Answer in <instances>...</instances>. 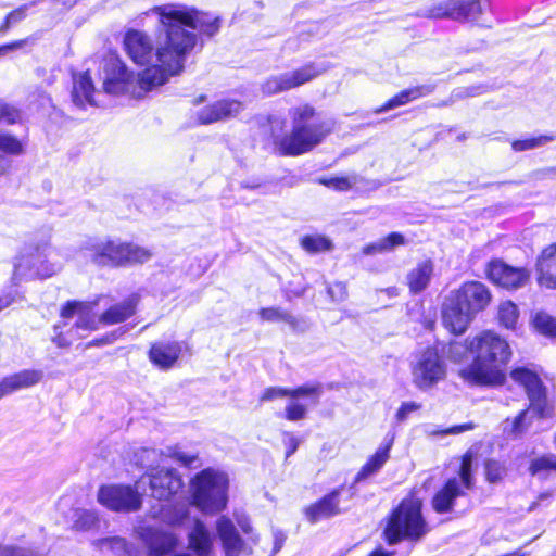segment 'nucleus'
<instances>
[{
    "label": "nucleus",
    "instance_id": "obj_1",
    "mask_svg": "<svg viewBox=\"0 0 556 556\" xmlns=\"http://www.w3.org/2000/svg\"><path fill=\"white\" fill-rule=\"evenodd\" d=\"M152 13L159 15L162 25L155 52L151 39L142 31L129 30L124 39L125 49L135 63L146 65L153 59L156 61L139 74V86L143 90L164 85L184 70L186 56L197 42L194 30L213 36L219 27L218 18L208 21L206 15L180 5L155 7Z\"/></svg>",
    "mask_w": 556,
    "mask_h": 556
},
{
    "label": "nucleus",
    "instance_id": "obj_2",
    "mask_svg": "<svg viewBox=\"0 0 556 556\" xmlns=\"http://www.w3.org/2000/svg\"><path fill=\"white\" fill-rule=\"evenodd\" d=\"M448 357L455 363L472 357L471 363L459 370V376L469 383L498 386L505 381V366L511 357V350L507 341L494 331H482L467 338L465 343L452 342Z\"/></svg>",
    "mask_w": 556,
    "mask_h": 556
},
{
    "label": "nucleus",
    "instance_id": "obj_3",
    "mask_svg": "<svg viewBox=\"0 0 556 556\" xmlns=\"http://www.w3.org/2000/svg\"><path fill=\"white\" fill-rule=\"evenodd\" d=\"M292 130L278 144L282 155H300L314 149L331 132L333 123L323 119L309 104L291 108Z\"/></svg>",
    "mask_w": 556,
    "mask_h": 556
},
{
    "label": "nucleus",
    "instance_id": "obj_4",
    "mask_svg": "<svg viewBox=\"0 0 556 556\" xmlns=\"http://www.w3.org/2000/svg\"><path fill=\"white\" fill-rule=\"evenodd\" d=\"M229 479L224 471L206 468L190 482L191 503L206 515L223 511L228 503Z\"/></svg>",
    "mask_w": 556,
    "mask_h": 556
},
{
    "label": "nucleus",
    "instance_id": "obj_5",
    "mask_svg": "<svg viewBox=\"0 0 556 556\" xmlns=\"http://www.w3.org/2000/svg\"><path fill=\"white\" fill-rule=\"evenodd\" d=\"M94 303L67 301L60 313L62 321L54 326L53 343L68 348L75 340L99 329L101 321L93 314Z\"/></svg>",
    "mask_w": 556,
    "mask_h": 556
},
{
    "label": "nucleus",
    "instance_id": "obj_6",
    "mask_svg": "<svg viewBox=\"0 0 556 556\" xmlns=\"http://www.w3.org/2000/svg\"><path fill=\"white\" fill-rule=\"evenodd\" d=\"M510 377L515 382L523 387L530 401L529 408L521 410L511 421L510 433L517 435L528 429L533 415L540 418L546 417L549 408L546 390L538 372L528 367H516L511 370Z\"/></svg>",
    "mask_w": 556,
    "mask_h": 556
},
{
    "label": "nucleus",
    "instance_id": "obj_7",
    "mask_svg": "<svg viewBox=\"0 0 556 556\" xmlns=\"http://www.w3.org/2000/svg\"><path fill=\"white\" fill-rule=\"evenodd\" d=\"M428 530L421 514V504L414 500H404L390 515L383 533L387 542L394 545L403 540L418 541Z\"/></svg>",
    "mask_w": 556,
    "mask_h": 556
},
{
    "label": "nucleus",
    "instance_id": "obj_8",
    "mask_svg": "<svg viewBox=\"0 0 556 556\" xmlns=\"http://www.w3.org/2000/svg\"><path fill=\"white\" fill-rule=\"evenodd\" d=\"M87 256L100 266H125L144 263L152 256L150 250L118 240L93 239L86 243Z\"/></svg>",
    "mask_w": 556,
    "mask_h": 556
},
{
    "label": "nucleus",
    "instance_id": "obj_9",
    "mask_svg": "<svg viewBox=\"0 0 556 556\" xmlns=\"http://www.w3.org/2000/svg\"><path fill=\"white\" fill-rule=\"evenodd\" d=\"M49 244H25L14 261L13 281L24 277H50L56 270L54 266L47 264Z\"/></svg>",
    "mask_w": 556,
    "mask_h": 556
},
{
    "label": "nucleus",
    "instance_id": "obj_10",
    "mask_svg": "<svg viewBox=\"0 0 556 556\" xmlns=\"http://www.w3.org/2000/svg\"><path fill=\"white\" fill-rule=\"evenodd\" d=\"M146 479H139L134 486L124 484L102 485L98 491V502L113 511L132 513L141 508V489Z\"/></svg>",
    "mask_w": 556,
    "mask_h": 556
},
{
    "label": "nucleus",
    "instance_id": "obj_11",
    "mask_svg": "<svg viewBox=\"0 0 556 556\" xmlns=\"http://www.w3.org/2000/svg\"><path fill=\"white\" fill-rule=\"evenodd\" d=\"M472 455L466 453L462 459L459 477L448 479L442 489H440L432 498V507L439 514H445L452 510L454 501L465 495V490H470L475 485L472 478Z\"/></svg>",
    "mask_w": 556,
    "mask_h": 556
},
{
    "label": "nucleus",
    "instance_id": "obj_12",
    "mask_svg": "<svg viewBox=\"0 0 556 556\" xmlns=\"http://www.w3.org/2000/svg\"><path fill=\"white\" fill-rule=\"evenodd\" d=\"M103 89L110 94L130 93L136 98L142 97L148 90L139 86V75L136 77L128 72L125 64L116 55H110L103 64Z\"/></svg>",
    "mask_w": 556,
    "mask_h": 556
},
{
    "label": "nucleus",
    "instance_id": "obj_13",
    "mask_svg": "<svg viewBox=\"0 0 556 556\" xmlns=\"http://www.w3.org/2000/svg\"><path fill=\"white\" fill-rule=\"evenodd\" d=\"M215 528L225 556L251 555L253 546L258 543V535H250L243 539L233 521L225 515L217 518Z\"/></svg>",
    "mask_w": 556,
    "mask_h": 556
},
{
    "label": "nucleus",
    "instance_id": "obj_14",
    "mask_svg": "<svg viewBox=\"0 0 556 556\" xmlns=\"http://www.w3.org/2000/svg\"><path fill=\"white\" fill-rule=\"evenodd\" d=\"M417 388L426 390L445 377V365L433 349H427L416 356L412 369Z\"/></svg>",
    "mask_w": 556,
    "mask_h": 556
},
{
    "label": "nucleus",
    "instance_id": "obj_15",
    "mask_svg": "<svg viewBox=\"0 0 556 556\" xmlns=\"http://www.w3.org/2000/svg\"><path fill=\"white\" fill-rule=\"evenodd\" d=\"M140 479H146L149 484L151 496L160 501L169 500L182 488V480L178 472L169 468H152L151 471Z\"/></svg>",
    "mask_w": 556,
    "mask_h": 556
},
{
    "label": "nucleus",
    "instance_id": "obj_16",
    "mask_svg": "<svg viewBox=\"0 0 556 556\" xmlns=\"http://www.w3.org/2000/svg\"><path fill=\"white\" fill-rule=\"evenodd\" d=\"M319 74L320 70L316 68L313 64L305 65L302 68L295 70L293 72L270 77L263 84L262 90L265 94H274L299 87L312 80Z\"/></svg>",
    "mask_w": 556,
    "mask_h": 556
},
{
    "label": "nucleus",
    "instance_id": "obj_17",
    "mask_svg": "<svg viewBox=\"0 0 556 556\" xmlns=\"http://www.w3.org/2000/svg\"><path fill=\"white\" fill-rule=\"evenodd\" d=\"M486 273L491 281L505 289H519L530 277L526 268L513 267L500 260L491 261Z\"/></svg>",
    "mask_w": 556,
    "mask_h": 556
},
{
    "label": "nucleus",
    "instance_id": "obj_18",
    "mask_svg": "<svg viewBox=\"0 0 556 556\" xmlns=\"http://www.w3.org/2000/svg\"><path fill=\"white\" fill-rule=\"evenodd\" d=\"M452 294L456 300H459V303L473 316L480 311H483L491 301L489 289L480 281L465 282Z\"/></svg>",
    "mask_w": 556,
    "mask_h": 556
},
{
    "label": "nucleus",
    "instance_id": "obj_19",
    "mask_svg": "<svg viewBox=\"0 0 556 556\" xmlns=\"http://www.w3.org/2000/svg\"><path fill=\"white\" fill-rule=\"evenodd\" d=\"M138 533L148 546L151 556H163L174 551L179 542L175 533L159 528L142 527Z\"/></svg>",
    "mask_w": 556,
    "mask_h": 556
},
{
    "label": "nucleus",
    "instance_id": "obj_20",
    "mask_svg": "<svg viewBox=\"0 0 556 556\" xmlns=\"http://www.w3.org/2000/svg\"><path fill=\"white\" fill-rule=\"evenodd\" d=\"M472 318L473 315L452 293L446 298L442 306V323L447 330L454 334H460L467 329Z\"/></svg>",
    "mask_w": 556,
    "mask_h": 556
},
{
    "label": "nucleus",
    "instance_id": "obj_21",
    "mask_svg": "<svg viewBox=\"0 0 556 556\" xmlns=\"http://www.w3.org/2000/svg\"><path fill=\"white\" fill-rule=\"evenodd\" d=\"M188 548L195 556H210L214 548L215 534L201 519L194 518L187 532Z\"/></svg>",
    "mask_w": 556,
    "mask_h": 556
},
{
    "label": "nucleus",
    "instance_id": "obj_22",
    "mask_svg": "<svg viewBox=\"0 0 556 556\" xmlns=\"http://www.w3.org/2000/svg\"><path fill=\"white\" fill-rule=\"evenodd\" d=\"M242 110L241 102L237 100H220L211 105L202 108L198 112V121L202 125L231 118Z\"/></svg>",
    "mask_w": 556,
    "mask_h": 556
},
{
    "label": "nucleus",
    "instance_id": "obj_23",
    "mask_svg": "<svg viewBox=\"0 0 556 556\" xmlns=\"http://www.w3.org/2000/svg\"><path fill=\"white\" fill-rule=\"evenodd\" d=\"M395 432L389 431L380 446L377 448L374 455H371L365 465L361 468L355 477V482H361L377 473L390 458V451L395 440Z\"/></svg>",
    "mask_w": 556,
    "mask_h": 556
},
{
    "label": "nucleus",
    "instance_id": "obj_24",
    "mask_svg": "<svg viewBox=\"0 0 556 556\" xmlns=\"http://www.w3.org/2000/svg\"><path fill=\"white\" fill-rule=\"evenodd\" d=\"M139 295L136 293L130 294L122 302L110 305L100 316L99 320L104 326H112L121 324L129 319L136 314L139 303Z\"/></svg>",
    "mask_w": 556,
    "mask_h": 556
},
{
    "label": "nucleus",
    "instance_id": "obj_25",
    "mask_svg": "<svg viewBox=\"0 0 556 556\" xmlns=\"http://www.w3.org/2000/svg\"><path fill=\"white\" fill-rule=\"evenodd\" d=\"M182 351L178 341L154 342L149 351L150 361L161 369H169L179 358Z\"/></svg>",
    "mask_w": 556,
    "mask_h": 556
},
{
    "label": "nucleus",
    "instance_id": "obj_26",
    "mask_svg": "<svg viewBox=\"0 0 556 556\" xmlns=\"http://www.w3.org/2000/svg\"><path fill=\"white\" fill-rule=\"evenodd\" d=\"M43 372L38 369H24L4 377L0 381V399L22 389L30 388L41 381Z\"/></svg>",
    "mask_w": 556,
    "mask_h": 556
},
{
    "label": "nucleus",
    "instance_id": "obj_27",
    "mask_svg": "<svg viewBox=\"0 0 556 556\" xmlns=\"http://www.w3.org/2000/svg\"><path fill=\"white\" fill-rule=\"evenodd\" d=\"M342 488L336 489L330 493L326 494L318 502L309 505L305 509V515L308 521L316 523L319 520L330 518L340 514L339 508V496Z\"/></svg>",
    "mask_w": 556,
    "mask_h": 556
},
{
    "label": "nucleus",
    "instance_id": "obj_28",
    "mask_svg": "<svg viewBox=\"0 0 556 556\" xmlns=\"http://www.w3.org/2000/svg\"><path fill=\"white\" fill-rule=\"evenodd\" d=\"M321 386L317 384H305L295 389H286L280 387L267 388L261 396L262 402L273 401L277 397L289 396L291 399L309 397L312 404L316 405L321 395Z\"/></svg>",
    "mask_w": 556,
    "mask_h": 556
},
{
    "label": "nucleus",
    "instance_id": "obj_29",
    "mask_svg": "<svg viewBox=\"0 0 556 556\" xmlns=\"http://www.w3.org/2000/svg\"><path fill=\"white\" fill-rule=\"evenodd\" d=\"M538 281L541 286L556 289V243L545 248L536 262Z\"/></svg>",
    "mask_w": 556,
    "mask_h": 556
},
{
    "label": "nucleus",
    "instance_id": "obj_30",
    "mask_svg": "<svg viewBox=\"0 0 556 556\" xmlns=\"http://www.w3.org/2000/svg\"><path fill=\"white\" fill-rule=\"evenodd\" d=\"M435 89L434 84H424L419 86H415L405 90H402L391 99H389L383 105L377 108L374 112L376 114H380L387 112L389 110H393L401 105H405L412 101H415L419 98L427 97L431 94Z\"/></svg>",
    "mask_w": 556,
    "mask_h": 556
},
{
    "label": "nucleus",
    "instance_id": "obj_31",
    "mask_svg": "<svg viewBox=\"0 0 556 556\" xmlns=\"http://www.w3.org/2000/svg\"><path fill=\"white\" fill-rule=\"evenodd\" d=\"M93 93L94 86L88 72L73 76L72 101L74 105L80 109L86 105H94Z\"/></svg>",
    "mask_w": 556,
    "mask_h": 556
},
{
    "label": "nucleus",
    "instance_id": "obj_32",
    "mask_svg": "<svg viewBox=\"0 0 556 556\" xmlns=\"http://www.w3.org/2000/svg\"><path fill=\"white\" fill-rule=\"evenodd\" d=\"M433 275V263L430 260L419 262L414 268H412L407 276V285L410 292L419 293L424 291L430 283Z\"/></svg>",
    "mask_w": 556,
    "mask_h": 556
},
{
    "label": "nucleus",
    "instance_id": "obj_33",
    "mask_svg": "<svg viewBox=\"0 0 556 556\" xmlns=\"http://www.w3.org/2000/svg\"><path fill=\"white\" fill-rule=\"evenodd\" d=\"M405 243L404 237L399 232H392L386 238L369 243L363 248V254L374 255L392 251L395 247Z\"/></svg>",
    "mask_w": 556,
    "mask_h": 556
},
{
    "label": "nucleus",
    "instance_id": "obj_34",
    "mask_svg": "<svg viewBox=\"0 0 556 556\" xmlns=\"http://www.w3.org/2000/svg\"><path fill=\"white\" fill-rule=\"evenodd\" d=\"M260 316L263 320L266 321H285L293 330L303 331L305 329V327L303 326V321L299 320L296 317L292 316L290 313L283 311L280 307L262 308L260 311Z\"/></svg>",
    "mask_w": 556,
    "mask_h": 556
},
{
    "label": "nucleus",
    "instance_id": "obj_35",
    "mask_svg": "<svg viewBox=\"0 0 556 556\" xmlns=\"http://www.w3.org/2000/svg\"><path fill=\"white\" fill-rule=\"evenodd\" d=\"M454 3L455 21L476 20L482 13L481 3L479 0H454Z\"/></svg>",
    "mask_w": 556,
    "mask_h": 556
},
{
    "label": "nucleus",
    "instance_id": "obj_36",
    "mask_svg": "<svg viewBox=\"0 0 556 556\" xmlns=\"http://www.w3.org/2000/svg\"><path fill=\"white\" fill-rule=\"evenodd\" d=\"M1 155L17 156L24 152V143L15 135L0 126Z\"/></svg>",
    "mask_w": 556,
    "mask_h": 556
},
{
    "label": "nucleus",
    "instance_id": "obj_37",
    "mask_svg": "<svg viewBox=\"0 0 556 556\" xmlns=\"http://www.w3.org/2000/svg\"><path fill=\"white\" fill-rule=\"evenodd\" d=\"M94 546L100 551H109L115 556H129L128 543L124 538L111 536L94 541Z\"/></svg>",
    "mask_w": 556,
    "mask_h": 556
},
{
    "label": "nucleus",
    "instance_id": "obj_38",
    "mask_svg": "<svg viewBox=\"0 0 556 556\" xmlns=\"http://www.w3.org/2000/svg\"><path fill=\"white\" fill-rule=\"evenodd\" d=\"M532 325L540 334L556 338V317L545 312H538L533 316Z\"/></svg>",
    "mask_w": 556,
    "mask_h": 556
},
{
    "label": "nucleus",
    "instance_id": "obj_39",
    "mask_svg": "<svg viewBox=\"0 0 556 556\" xmlns=\"http://www.w3.org/2000/svg\"><path fill=\"white\" fill-rule=\"evenodd\" d=\"M500 324L507 329H515L519 318V311L515 303L505 301L500 304L497 311Z\"/></svg>",
    "mask_w": 556,
    "mask_h": 556
},
{
    "label": "nucleus",
    "instance_id": "obj_40",
    "mask_svg": "<svg viewBox=\"0 0 556 556\" xmlns=\"http://www.w3.org/2000/svg\"><path fill=\"white\" fill-rule=\"evenodd\" d=\"M301 247L308 253L327 252L332 249V242L325 236H305L301 239Z\"/></svg>",
    "mask_w": 556,
    "mask_h": 556
},
{
    "label": "nucleus",
    "instance_id": "obj_41",
    "mask_svg": "<svg viewBox=\"0 0 556 556\" xmlns=\"http://www.w3.org/2000/svg\"><path fill=\"white\" fill-rule=\"evenodd\" d=\"M37 3H38V0H33L28 3L21 5L17 9L11 11L5 16L3 23L0 25V34L7 33L10 29V27L22 22L27 16L28 10L34 8Z\"/></svg>",
    "mask_w": 556,
    "mask_h": 556
},
{
    "label": "nucleus",
    "instance_id": "obj_42",
    "mask_svg": "<svg viewBox=\"0 0 556 556\" xmlns=\"http://www.w3.org/2000/svg\"><path fill=\"white\" fill-rule=\"evenodd\" d=\"M454 0H446L427 9L421 15L429 18H452L454 20Z\"/></svg>",
    "mask_w": 556,
    "mask_h": 556
},
{
    "label": "nucleus",
    "instance_id": "obj_43",
    "mask_svg": "<svg viewBox=\"0 0 556 556\" xmlns=\"http://www.w3.org/2000/svg\"><path fill=\"white\" fill-rule=\"evenodd\" d=\"M74 527L77 530L87 531L96 527L99 518L96 511L87 509H77L74 514Z\"/></svg>",
    "mask_w": 556,
    "mask_h": 556
},
{
    "label": "nucleus",
    "instance_id": "obj_44",
    "mask_svg": "<svg viewBox=\"0 0 556 556\" xmlns=\"http://www.w3.org/2000/svg\"><path fill=\"white\" fill-rule=\"evenodd\" d=\"M189 516V510L185 505L168 507L163 510L164 520L172 526H181Z\"/></svg>",
    "mask_w": 556,
    "mask_h": 556
},
{
    "label": "nucleus",
    "instance_id": "obj_45",
    "mask_svg": "<svg viewBox=\"0 0 556 556\" xmlns=\"http://www.w3.org/2000/svg\"><path fill=\"white\" fill-rule=\"evenodd\" d=\"M22 119L21 111L14 105L0 101V126L14 125Z\"/></svg>",
    "mask_w": 556,
    "mask_h": 556
},
{
    "label": "nucleus",
    "instance_id": "obj_46",
    "mask_svg": "<svg viewBox=\"0 0 556 556\" xmlns=\"http://www.w3.org/2000/svg\"><path fill=\"white\" fill-rule=\"evenodd\" d=\"M0 556H45V554L31 546L3 545L0 546Z\"/></svg>",
    "mask_w": 556,
    "mask_h": 556
},
{
    "label": "nucleus",
    "instance_id": "obj_47",
    "mask_svg": "<svg viewBox=\"0 0 556 556\" xmlns=\"http://www.w3.org/2000/svg\"><path fill=\"white\" fill-rule=\"evenodd\" d=\"M552 140H553V138L548 137V136H539V137H534V138L516 140L513 142L511 148L516 152H521V151L531 150V149L542 147Z\"/></svg>",
    "mask_w": 556,
    "mask_h": 556
},
{
    "label": "nucleus",
    "instance_id": "obj_48",
    "mask_svg": "<svg viewBox=\"0 0 556 556\" xmlns=\"http://www.w3.org/2000/svg\"><path fill=\"white\" fill-rule=\"evenodd\" d=\"M295 400L296 399H291L285 409L286 418L290 421L302 420L305 418L307 413V405Z\"/></svg>",
    "mask_w": 556,
    "mask_h": 556
},
{
    "label": "nucleus",
    "instance_id": "obj_49",
    "mask_svg": "<svg viewBox=\"0 0 556 556\" xmlns=\"http://www.w3.org/2000/svg\"><path fill=\"white\" fill-rule=\"evenodd\" d=\"M546 469H556V455L543 456L533 459L530 465V472L532 475H538Z\"/></svg>",
    "mask_w": 556,
    "mask_h": 556
},
{
    "label": "nucleus",
    "instance_id": "obj_50",
    "mask_svg": "<svg viewBox=\"0 0 556 556\" xmlns=\"http://www.w3.org/2000/svg\"><path fill=\"white\" fill-rule=\"evenodd\" d=\"M505 475L504 466L496 460H488L485 464L486 480L491 483H496L502 480Z\"/></svg>",
    "mask_w": 556,
    "mask_h": 556
},
{
    "label": "nucleus",
    "instance_id": "obj_51",
    "mask_svg": "<svg viewBox=\"0 0 556 556\" xmlns=\"http://www.w3.org/2000/svg\"><path fill=\"white\" fill-rule=\"evenodd\" d=\"M319 182L336 190L344 191L351 189L356 184V178L334 177L330 179H320Z\"/></svg>",
    "mask_w": 556,
    "mask_h": 556
},
{
    "label": "nucleus",
    "instance_id": "obj_52",
    "mask_svg": "<svg viewBox=\"0 0 556 556\" xmlns=\"http://www.w3.org/2000/svg\"><path fill=\"white\" fill-rule=\"evenodd\" d=\"M135 457H136V463L139 466H141L143 468H146V467L148 468L153 465V463L159 457V454H157L156 450H154V448H142L138 453H136Z\"/></svg>",
    "mask_w": 556,
    "mask_h": 556
},
{
    "label": "nucleus",
    "instance_id": "obj_53",
    "mask_svg": "<svg viewBox=\"0 0 556 556\" xmlns=\"http://www.w3.org/2000/svg\"><path fill=\"white\" fill-rule=\"evenodd\" d=\"M420 408L421 404L417 402H403L395 414V419L397 422H404L410 414L419 410Z\"/></svg>",
    "mask_w": 556,
    "mask_h": 556
},
{
    "label": "nucleus",
    "instance_id": "obj_54",
    "mask_svg": "<svg viewBox=\"0 0 556 556\" xmlns=\"http://www.w3.org/2000/svg\"><path fill=\"white\" fill-rule=\"evenodd\" d=\"M475 428H476V425L473 422H466V424L453 426V427H450L446 429L430 431L429 434L430 435H447V434L456 435V434H460L465 431L473 430Z\"/></svg>",
    "mask_w": 556,
    "mask_h": 556
},
{
    "label": "nucleus",
    "instance_id": "obj_55",
    "mask_svg": "<svg viewBox=\"0 0 556 556\" xmlns=\"http://www.w3.org/2000/svg\"><path fill=\"white\" fill-rule=\"evenodd\" d=\"M327 292L333 302H342L348 298L346 286L343 282H336L328 286Z\"/></svg>",
    "mask_w": 556,
    "mask_h": 556
},
{
    "label": "nucleus",
    "instance_id": "obj_56",
    "mask_svg": "<svg viewBox=\"0 0 556 556\" xmlns=\"http://www.w3.org/2000/svg\"><path fill=\"white\" fill-rule=\"evenodd\" d=\"M235 518H236L237 525L239 526L241 531L247 536L257 535L256 533H254L253 528H252V526L250 523V520H249V518L245 515L235 514Z\"/></svg>",
    "mask_w": 556,
    "mask_h": 556
},
{
    "label": "nucleus",
    "instance_id": "obj_57",
    "mask_svg": "<svg viewBox=\"0 0 556 556\" xmlns=\"http://www.w3.org/2000/svg\"><path fill=\"white\" fill-rule=\"evenodd\" d=\"M117 332L124 333L125 331H121V329H119V330L114 331V332H112L110 334H105V336H103V337H101L99 339H94V340L90 341L87 344V346L88 348H92V346H101V345L111 344V343H113L116 340Z\"/></svg>",
    "mask_w": 556,
    "mask_h": 556
},
{
    "label": "nucleus",
    "instance_id": "obj_58",
    "mask_svg": "<svg viewBox=\"0 0 556 556\" xmlns=\"http://www.w3.org/2000/svg\"><path fill=\"white\" fill-rule=\"evenodd\" d=\"M285 444L287 446L286 457H290L299 447V439L292 433H285Z\"/></svg>",
    "mask_w": 556,
    "mask_h": 556
},
{
    "label": "nucleus",
    "instance_id": "obj_59",
    "mask_svg": "<svg viewBox=\"0 0 556 556\" xmlns=\"http://www.w3.org/2000/svg\"><path fill=\"white\" fill-rule=\"evenodd\" d=\"M175 458L180 462L184 466H192L193 463L197 460V456L190 455L184 452H176L174 454Z\"/></svg>",
    "mask_w": 556,
    "mask_h": 556
},
{
    "label": "nucleus",
    "instance_id": "obj_60",
    "mask_svg": "<svg viewBox=\"0 0 556 556\" xmlns=\"http://www.w3.org/2000/svg\"><path fill=\"white\" fill-rule=\"evenodd\" d=\"M25 45V40H17L8 45L0 46V56L4 55L5 53L20 49Z\"/></svg>",
    "mask_w": 556,
    "mask_h": 556
},
{
    "label": "nucleus",
    "instance_id": "obj_61",
    "mask_svg": "<svg viewBox=\"0 0 556 556\" xmlns=\"http://www.w3.org/2000/svg\"><path fill=\"white\" fill-rule=\"evenodd\" d=\"M15 300L14 295L11 293L5 295L4 298H0V309L9 306Z\"/></svg>",
    "mask_w": 556,
    "mask_h": 556
},
{
    "label": "nucleus",
    "instance_id": "obj_62",
    "mask_svg": "<svg viewBox=\"0 0 556 556\" xmlns=\"http://www.w3.org/2000/svg\"><path fill=\"white\" fill-rule=\"evenodd\" d=\"M10 166L8 159L0 154V176L3 175Z\"/></svg>",
    "mask_w": 556,
    "mask_h": 556
},
{
    "label": "nucleus",
    "instance_id": "obj_63",
    "mask_svg": "<svg viewBox=\"0 0 556 556\" xmlns=\"http://www.w3.org/2000/svg\"><path fill=\"white\" fill-rule=\"evenodd\" d=\"M369 556H391V553L384 552L382 549H377L372 552Z\"/></svg>",
    "mask_w": 556,
    "mask_h": 556
},
{
    "label": "nucleus",
    "instance_id": "obj_64",
    "mask_svg": "<svg viewBox=\"0 0 556 556\" xmlns=\"http://www.w3.org/2000/svg\"><path fill=\"white\" fill-rule=\"evenodd\" d=\"M548 497H549V494H547V493H543V494H541V495L539 496V500H540V501H543V500H546V498H548Z\"/></svg>",
    "mask_w": 556,
    "mask_h": 556
}]
</instances>
